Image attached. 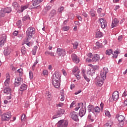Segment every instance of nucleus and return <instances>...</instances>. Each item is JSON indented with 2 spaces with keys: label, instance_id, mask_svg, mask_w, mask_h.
<instances>
[{
  "label": "nucleus",
  "instance_id": "obj_53",
  "mask_svg": "<svg viewBox=\"0 0 127 127\" xmlns=\"http://www.w3.org/2000/svg\"><path fill=\"white\" fill-rule=\"evenodd\" d=\"M107 124H108L109 126H110L111 127H112V126H113V121L112 120H109L107 122Z\"/></svg>",
  "mask_w": 127,
  "mask_h": 127
},
{
  "label": "nucleus",
  "instance_id": "obj_17",
  "mask_svg": "<svg viewBox=\"0 0 127 127\" xmlns=\"http://www.w3.org/2000/svg\"><path fill=\"white\" fill-rule=\"evenodd\" d=\"M7 79L5 80L4 82V85L5 88H9V81L10 78L9 77V75H7L6 77Z\"/></svg>",
  "mask_w": 127,
  "mask_h": 127
},
{
  "label": "nucleus",
  "instance_id": "obj_36",
  "mask_svg": "<svg viewBox=\"0 0 127 127\" xmlns=\"http://www.w3.org/2000/svg\"><path fill=\"white\" fill-rule=\"evenodd\" d=\"M13 35H14V36H18L19 38H20V39H21L22 38V36H21V35H18V32L15 31L13 33Z\"/></svg>",
  "mask_w": 127,
  "mask_h": 127
},
{
  "label": "nucleus",
  "instance_id": "obj_6",
  "mask_svg": "<svg viewBox=\"0 0 127 127\" xmlns=\"http://www.w3.org/2000/svg\"><path fill=\"white\" fill-rule=\"evenodd\" d=\"M58 127H68V121L62 120L58 122L57 124Z\"/></svg>",
  "mask_w": 127,
  "mask_h": 127
},
{
  "label": "nucleus",
  "instance_id": "obj_1",
  "mask_svg": "<svg viewBox=\"0 0 127 127\" xmlns=\"http://www.w3.org/2000/svg\"><path fill=\"white\" fill-rule=\"evenodd\" d=\"M60 78H61V73L56 71L53 75L52 84L57 89L60 87Z\"/></svg>",
  "mask_w": 127,
  "mask_h": 127
},
{
  "label": "nucleus",
  "instance_id": "obj_27",
  "mask_svg": "<svg viewBox=\"0 0 127 127\" xmlns=\"http://www.w3.org/2000/svg\"><path fill=\"white\" fill-rule=\"evenodd\" d=\"M10 91H11L10 87H5L3 90V92L4 94H9V95H10V94H11Z\"/></svg>",
  "mask_w": 127,
  "mask_h": 127
},
{
  "label": "nucleus",
  "instance_id": "obj_64",
  "mask_svg": "<svg viewBox=\"0 0 127 127\" xmlns=\"http://www.w3.org/2000/svg\"><path fill=\"white\" fill-rule=\"evenodd\" d=\"M102 8H98V9H97L98 13H101V12H102Z\"/></svg>",
  "mask_w": 127,
  "mask_h": 127
},
{
  "label": "nucleus",
  "instance_id": "obj_21",
  "mask_svg": "<svg viewBox=\"0 0 127 127\" xmlns=\"http://www.w3.org/2000/svg\"><path fill=\"white\" fill-rule=\"evenodd\" d=\"M94 106L93 105H89L87 106V110L88 113H92L93 114L94 112Z\"/></svg>",
  "mask_w": 127,
  "mask_h": 127
},
{
  "label": "nucleus",
  "instance_id": "obj_5",
  "mask_svg": "<svg viewBox=\"0 0 127 127\" xmlns=\"http://www.w3.org/2000/svg\"><path fill=\"white\" fill-rule=\"evenodd\" d=\"M96 70H98L97 66H94L93 67L89 68L87 71V75H89V76H93V75H95Z\"/></svg>",
  "mask_w": 127,
  "mask_h": 127
},
{
  "label": "nucleus",
  "instance_id": "obj_11",
  "mask_svg": "<svg viewBox=\"0 0 127 127\" xmlns=\"http://www.w3.org/2000/svg\"><path fill=\"white\" fill-rule=\"evenodd\" d=\"M64 110L60 109L58 110V111L57 112V114L54 115L53 117V119H57V118H59V117H61L62 115L64 114Z\"/></svg>",
  "mask_w": 127,
  "mask_h": 127
},
{
  "label": "nucleus",
  "instance_id": "obj_23",
  "mask_svg": "<svg viewBox=\"0 0 127 127\" xmlns=\"http://www.w3.org/2000/svg\"><path fill=\"white\" fill-rule=\"evenodd\" d=\"M27 89V85L26 84L23 83L20 87L19 91L21 92H23V91H25Z\"/></svg>",
  "mask_w": 127,
  "mask_h": 127
},
{
  "label": "nucleus",
  "instance_id": "obj_30",
  "mask_svg": "<svg viewBox=\"0 0 127 127\" xmlns=\"http://www.w3.org/2000/svg\"><path fill=\"white\" fill-rule=\"evenodd\" d=\"M10 52H11V51L10 50V49L8 48L6 50H4V55L5 56H8L9 54H10Z\"/></svg>",
  "mask_w": 127,
  "mask_h": 127
},
{
  "label": "nucleus",
  "instance_id": "obj_32",
  "mask_svg": "<svg viewBox=\"0 0 127 127\" xmlns=\"http://www.w3.org/2000/svg\"><path fill=\"white\" fill-rule=\"evenodd\" d=\"M56 10L55 9H53L51 10L50 13L49 14V16H51V17H53L54 15H56Z\"/></svg>",
  "mask_w": 127,
  "mask_h": 127
},
{
  "label": "nucleus",
  "instance_id": "obj_9",
  "mask_svg": "<svg viewBox=\"0 0 127 127\" xmlns=\"http://www.w3.org/2000/svg\"><path fill=\"white\" fill-rule=\"evenodd\" d=\"M6 41V35L5 34H2L0 38V47L3 46Z\"/></svg>",
  "mask_w": 127,
  "mask_h": 127
},
{
  "label": "nucleus",
  "instance_id": "obj_58",
  "mask_svg": "<svg viewBox=\"0 0 127 127\" xmlns=\"http://www.w3.org/2000/svg\"><path fill=\"white\" fill-rule=\"evenodd\" d=\"M16 24H17V25H18L19 26H20L22 25V24H21V20H19L17 22Z\"/></svg>",
  "mask_w": 127,
  "mask_h": 127
},
{
  "label": "nucleus",
  "instance_id": "obj_37",
  "mask_svg": "<svg viewBox=\"0 0 127 127\" xmlns=\"http://www.w3.org/2000/svg\"><path fill=\"white\" fill-rule=\"evenodd\" d=\"M101 28H103V29H105L106 27H107V21H105V22H104L103 23H101Z\"/></svg>",
  "mask_w": 127,
  "mask_h": 127
},
{
  "label": "nucleus",
  "instance_id": "obj_39",
  "mask_svg": "<svg viewBox=\"0 0 127 127\" xmlns=\"http://www.w3.org/2000/svg\"><path fill=\"white\" fill-rule=\"evenodd\" d=\"M21 51L22 54L24 55L25 53H26V49H25V47L23 46L21 49Z\"/></svg>",
  "mask_w": 127,
  "mask_h": 127
},
{
  "label": "nucleus",
  "instance_id": "obj_51",
  "mask_svg": "<svg viewBox=\"0 0 127 127\" xmlns=\"http://www.w3.org/2000/svg\"><path fill=\"white\" fill-rule=\"evenodd\" d=\"M64 10V7L63 6L60 7L58 8L59 12H62V11H63Z\"/></svg>",
  "mask_w": 127,
  "mask_h": 127
},
{
  "label": "nucleus",
  "instance_id": "obj_33",
  "mask_svg": "<svg viewBox=\"0 0 127 127\" xmlns=\"http://www.w3.org/2000/svg\"><path fill=\"white\" fill-rule=\"evenodd\" d=\"M37 48L38 47L37 46H35L32 51V54L33 55H35L36 54V51H37Z\"/></svg>",
  "mask_w": 127,
  "mask_h": 127
},
{
  "label": "nucleus",
  "instance_id": "obj_19",
  "mask_svg": "<svg viewBox=\"0 0 127 127\" xmlns=\"http://www.w3.org/2000/svg\"><path fill=\"white\" fill-rule=\"evenodd\" d=\"M93 62H99L100 61V55L98 54L94 55L92 58Z\"/></svg>",
  "mask_w": 127,
  "mask_h": 127
},
{
  "label": "nucleus",
  "instance_id": "obj_29",
  "mask_svg": "<svg viewBox=\"0 0 127 127\" xmlns=\"http://www.w3.org/2000/svg\"><path fill=\"white\" fill-rule=\"evenodd\" d=\"M27 8H28V5H22L21 6L20 9H19V10L20 12H23V11L27 9Z\"/></svg>",
  "mask_w": 127,
  "mask_h": 127
},
{
  "label": "nucleus",
  "instance_id": "obj_41",
  "mask_svg": "<svg viewBox=\"0 0 127 127\" xmlns=\"http://www.w3.org/2000/svg\"><path fill=\"white\" fill-rule=\"evenodd\" d=\"M114 53V55L113 57L114 58H117L118 55H119V53H120V52H119V51H115Z\"/></svg>",
  "mask_w": 127,
  "mask_h": 127
},
{
  "label": "nucleus",
  "instance_id": "obj_15",
  "mask_svg": "<svg viewBox=\"0 0 127 127\" xmlns=\"http://www.w3.org/2000/svg\"><path fill=\"white\" fill-rule=\"evenodd\" d=\"M112 99L113 101L119 100V92L114 91L112 95Z\"/></svg>",
  "mask_w": 127,
  "mask_h": 127
},
{
  "label": "nucleus",
  "instance_id": "obj_20",
  "mask_svg": "<svg viewBox=\"0 0 127 127\" xmlns=\"http://www.w3.org/2000/svg\"><path fill=\"white\" fill-rule=\"evenodd\" d=\"M96 47H94L93 49L96 50L97 49H99V48H103V44L102 43H100L99 42H96Z\"/></svg>",
  "mask_w": 127,
  "mask_h": 127
},
{
  "label": "nucleus",
  "instance_id": "obj_26",
  "mask_svg": "<svg viewBox=\"0 0 127 127\" xmlns=\"http://www.w3.org/2000/svg\"><path fill=\"white\" fill-rule=\"evenodd\" d=\"M116 118H117L118 122H125L126 121V118L123 115L116 116Z\"/></svg>",
  "mask_w": 127,
  "mask_h": 127
},
{
  "label": "nucleus",
  "instance_id": "obj_43",
  "mask_svg": "<svg viewBox=\"0 0 127 127\" xmlns=\"http://www.w3.org/2000/svg\"><path fill=\"white\" fill-rule=\"evenodd\" d=\"M82 76H83L84 79H85V81H86L87 82H90V78H88V77H87V75H86V74H83Z\"/></svg>",
  "mask_w": 127,
  "mask_h": 127
},
{
  "label": "nucleus",
  "instance_id": "obj_47",
  "mask_svg": "<svg viewBox=\"0 0 127 127\" xmlns=\"http://www.w3.org/2000/svg\"><path fill=\"white\" fill-rule=\"evenodd\" d=\"M25 44H26V45H27L28 47H31V46H32L33 44V43L31 42H29L28 43H25Z\"/></svg>",
  "mask_w": 127,
  "mask_h": 127
},
{
  "label": "nucleus",
  "instance_id": "obj_13",
  "mask_svg": "<svg viewBox=\"0 0 127 127\" xmlns=\"http://www.w3.org/2000/svg\"><path fill=\"white\" fill-rule=\"evenodd\" d=\"M86 107L81 108L78 113L79 117H80V118H82V117H84V116L86 115Z\"/></svg>",
  "mask_w": 127,
  "mask_h": 127
},
{
  "label": "nucleus",
  "instance_id": "obj_34",
  "mask_svg": "<svg viewBox=\"0 0 127 127\" xmlns=\"http://www.w3.org/2000/svg\"><path fill=\"white\" fill-rule=\"evenodd\" d=\"M45 54L46 55H50L51 56H54V57H55V55H54V53L53 52H49V51H47Z\"/></svg>",
  "mask_w": 127,
  "mask_h": 127
},
{
  "label": "nucleus",
  "instance_id": "obj_28",
  "mask_svg": "<svg viewBox=\"0 0 127 127\" xmlns=\"http://www.w3.org/2000/svg\"><path fill=\"white\" fill-rule=\"evenodd\" d=\"M12 6L16 10H17V9L19 10V5L18 4V3H17V2H14L12 3Z\"/></svg>",
  "mask_w": 127,
  "mask_h": 127
},
{
  "label": "nucleus",
  "instance_id": "obj_62",
  "mask_svg": "<svg viewBox=\"0 0 127 127\" xmlns=\"http://www.w3.org/2000/svg\"><path fill=\"white\" fill-rule=\"evenodd\" d=\"M43 74L45 75H48V71L46 70H45L43 72Z\"/></svg>",
  "mask_w": 127,
  "mask_h": 127
},
{
  "label": "nucleus",
  "instance_id": "obj_25",
  "mask_svg": "<svg viewBox=\"0 0 127 127\" xmlns=\"http://www.w3.org/2000/svg\"><path fill=\"white\" fill-rule=\"evenodd\" d=\"M101 109L99 106L94 107L93 114H99Z\"/></svg>",
  "mask_w": 127,
  "mask_h": 127
},
{
  "label": "nucleus",
  "instance_id": "obj_45",
  "mask_svg": "<svg viewBox=\"0 0 127 127\" xmlns=\"http://www.w3.org/2000/svg\"><path fill=\"white\" fill-rule=\"evenodd\" d=\"M17 72L19 73V75H22L23 74V69L22 68H19L17 69Z\"/></svg>",
  "mask_w": 127,
  "mask_h": 127
},
{
  "label": "nucleus",
  "instance_id": "obj_46",
  "mask_svg": "<svg viewBox=\"0 0 127 127\" xmlns=\"http://www.w3.org/2000/svg\"><path fill=\"white\" fill-rule=\"evenodd\" d=\"M27 19H30V17H29V15H26L22 18V20H24V21H25V20Z\"/></svg>",
  "mask_w": 127,
  "mask_h": 127
},
{
  "label": "nucleus",
  "instance_id": "obj_48",
  "mask_svg": "<svg viewBox=\"0 0 127 127\" xmlns=\"http://www.w3.org/2000/svg\"><path fill=\"white\" fill-rule=\"evenodd\" d=\"M82 105V106H83V103H78L77 107H76V108L74 109V110H75V111H78V110H79V109H80V105Z\"/></svg>",
  "mask_w": 127,
  "mask_h": 127
},
{
  "label": "nucleus",
  "instance_id": "obj_54",
  "mask_svg": "<svg viewBox=\"0 0 127 127\" xmlns=\"http://www.w3.org/2000/svg\"><path fill=\"white\" fill-rule=\"evenodd\" d=\"M77 71H78V67H77V66L74 67L73 68V69H72L73 73H76V72H77Z\"/></svg>",
  "mask_w": 127,
  "mask_h": 127
},
{
  "label": "nucleus",
  "instance_id": "obj_60",
  "mask_svg": "<svg viewBox=\"0 0 127 127\" xmlns=\"http://www.w3.org/2000/svg\"><path fill=\"white\" fill-rule=\"evenodd\" d=\"M11 68L12 71H14L15 72L17 70L16 67H15L14 66H13L12 65L11 66Z\"/></svg>",
  "mask_w": 127,
  "mask_h": 127
},
{
  "label": "nucleus",
  "instance_id": "obj_8",
  "mask_svg": "<svg viewBox=\"0 0 127 127\" xmlns=\"http://www.w3.org/2000/svg\"><path fill=\"white\" fill-rule=\"evenodd\" d=\"M70 116L72 120L74 122H79V117H78V113L72 111L70 113Z\"/></svg>",
  "mask_w": 127,
  "mask_h": 127
},
{
  "label": "nucleus",
  "instance_id": "obj_14",
  "mask_svg": "<svg viewBox=\"0 0 127 127\" xmlns=\"http://www.w3.org/2000/svg\"><path fill=\"white\" fill-rule=\"evenodd\" d=\"M71 59L74 63L78 64L79 62H80V59H79V58L77 57V55L75 54H72L71 55Z\"/></svg>",
  "mask_w": 127,
  "mask_h": 127
},
{
  "label": "nucleus",
  "instance_id": "obj_35",
  "mask_svg": "<svg viewBox=\"0 0 127 127\" xmlns=\"http://www.w3.org/2000/svg\"><path fill=\"white\" fill-rule=\"evenodd\" d=\"M90 15L91 16H92V17H95V16H96V11L94 9H91L90 11Z\"/></svg>",
  "mask_w": 127,
  "mask_h": 127
},
{
  "label": "nucleus",
  "instance_id": "obj_38",
  "mask_svg": "<svg viewBox=\"0 0 127 127\" xmlns=\"http://www.w3.org/2000/svg\"><path fill=\"white\" fill-rule=\"evenodd\" d=\"M103 84H104L103 81H98L96 83V86H99V87H102Z\"/></svg>",
  "mask_w": 127,
  "mask_h": 127
},
{
  "label": "nucleus",
  "instance_id": "obj_2",
  "mask_svg": "<svg viewBox=\"0 0 127 127\" xmlns=\"http://www.w3.org/2000/svg\"><path fill=\"white\" fill-rule=\"evenodd\" d=\"M27 34V36H28L27 39H29V38H31L33 35L35 34V28L33 27H29L26 32Z\"/></svg>",
  "mask_w": 127,
  "mask_h": 127
},
{
  "label": "nucleus",
  "instance_id": "obj_18",
  "mask_svg": "<svg viewBox=\"0 0 127 127\" xmlns=\"http://www.w3.org/2000/svg\"><path fill=\"white\" fill-rule=\"evenodd\" d=\"M103 33L100 31V30H97L96 31L95 37L96 38H102L103 37Z\"/></svg>",
  "mask_w": 127,
  "mask_h": 127
},
{
  "label": "nucleus",
  "instance_id": "obj_10",
  "mask_svg": "<svg viewBox=\"0 0 127 127\" xmlns=\"http://www.w3.org/2000/svg\"><path fill=\"white\" fill-rule=\"evenodd\" d=\"M57 53L59 56H65L66 55V51L63 49L58 48Z\"/></svg>",
  "mask_w": 127,
  "mask_h": 127
},
{
  "label": "nucleus",
  "instance_id": "obj_40",
  "mask_svg": "<svg viewBox=\"0 0 127 127\" xmlns=\"http://www.w3.org/2000/svg\"><path fill=\"white\" fill-rule=\"evenodd\" d=\"M113 53V51H112V49H109L106 50V55L110 56Z\"/></svg>",
  "mask_w": 127,
  "mask_h": 127
},
{
  "label": "nucleus",
  "instance_id": "obj_7",
  "mask_svg": "<svg viewBox=\"0 0 127 127\" xmlns=\"http://www.w3.org/2000/svg\"><path fill=\"white\" fill-rule=\"evenodd\" d=\"M109 72V69L106 67H104L103 69L100 72V76L103 80L106 79L107 77V73Z\"/></svg>",
  "mask_w": 127,
  "mask_h": 127
},
{
  "label": "nucleus",
  "instance_id": "obj_4",
  "mask_svg": "<svg viewBox=\"0 0 127 127\" xmlns=\"http://www.w3.org/2000/svg\"><path fill=\"white\" fill-rule=\"evenodd\" d=\"M11 11H12V9L11 7H7L4 8H2L0 12V16L2 17H3L5 13H10V12H11Z\"/></svg>",
  "mask_w": 127,
  "mask_h": 127
},
{
  "label": "nucleus",
  "instance_id": "obj_24",
  "mask_svg": "<svg viewBox=\"0 0 127 127\" xmlns=\"http://www.w3.org/2000/svg\"><path fill=\"white\" fill-rule=\"evenodd\" d=\"M59 98L62 102H63V101L65 100V94H64V91L63 90L61 92Z\"/></svg>",
  "mask_w": 127,
  "mask_h": 127
},
{
  "label": "nucleus",
  "instance_id": "obj_3",
  "mask_svg": "<svg viewBox=\"0 0 127 127\" xmlns=\"http://www.w3.org/2000/svg\"><path fill=\"white\" fill-rule=\"evenodd\" d=\"M11 119V114L10 112H7L1 115V121L2 122H6L9 121Z\"/></svg>",
  "mask_w": 127,
  "mask_h": 127
},
{
  "label": "nucleus",
  "instance_id": "obj_52",
  "mask_svg": "<svg viewBox=\"0 0 127 127\" xmlns=\"http://www.w3.org/2000/svg\"><path fill=\"white\" fill-rule=\"evenodd\" d=\"M88 119L90 120L91 122H94V119H92V114L90 113L88 116Z\"/></svg>",
  "mask_w": 127,
  "mask_h": 127
},
{
  "label": "nucleus",
  "instance_id": "obj_42",
  "mask_svg": "<svg viewBox=\"0 0 127 127\" xmlns=\"http://www.w3.org/2000/svg\"><path fill=\"white\" fill-rule=\"evenodd\" d=\"M25 120H26V116L25 115V114H22V115L21 116V121L22 122H23L24 121H25Z\"/></svg>",
  "mask_w": 127,
  "mask_h": 127
},
{
  "label": "nucleus",
  "instance_id": "obj_50",
  "mask_svg": "<svg viewBox=\"0 0 127 127\" xmlns=\"http://www.w3.org/2000/svg\"><path fill=\"white\" fill-rule=\"evenodd\" d=\"M69 28L70 27H69V26H66L63 27V30L64 31H67V30H69Z\"/></svg>",
  "mask_w": 127,
  "mask_h": 127
},
{
  "label": "nucleus",
  "instance_id": "obj_61",
  "mask_svg": "<svg viewBox=\"0 0 127 127\" xmlns=\"http://www.w3.org/2000/svg\"><path fill=\"white\" fill-rule=\"evenodd\" d=\"M62 71L64 76H67V72H66V71H65V69H62Z\"/></svg>",
  "mask_w": 127,
  "mask_h": 127
},
{
  "label": "nucleus",
  "instance_id": "obj_16",
  "mask_svg": "<svg viewBox=\"0 0 127 127\" xmlns=\"http://www.w3.org/2000/svg\"><path fill=\"white\" fill-rule=\"evenodd\" d=\"M119 24V20L117 18H114V19L112 21L111 26L112 28L114 27H116V26H118Z\"/></svg>",
  "mask_w": 127,
  "mask_h": 127
},
{
  "label": "nucleus",
  "instance_id": "obj_49",
  "mask_svg": "<svg viewBox=\"0 0 127 127\" xmlns=\"http://www.w3.org/2000/svg\"><path fill=\"white\" fill-rule=\"evenodd\" d=\"M105 116L107 117H108V118H111V113H110V111H107L105 112Z\"/></svg>",
  "mask_w": 127,
  "mask_h": 127
},
{
  "label": "nucleus",
  "instance_id": "obj_57",
  "mask_svg": "<svg viewBox=\"0 0 127 127\" xmlns=\"http://www.w3.org/2000/svg\"><path fill=\"white\" fill-rule=\"evenodd\" d=\"M29 106V102L26 101L25 103V108H28Z\"/></svg>",
  "mask_w": 127,
  "mask_h": 127
},
{
  "label": "nucleus",
  "instance_id": "obj_55",
  "mask_svg": "<svg viewBox=\"0 0 127 127\" xmlns=\"http://www.w3.org/2000/svg\"><path fill=\"white\" fill-rule=\"evenodd\" d=\"M124 121H119V127H124Z\"/></svg>",
  "mask_w": 127,
  "mask_h": 127
},
{
  "label": "nucleus",
  "instance_id": "obj_12",
  "mask_svg": "<svg viewBox=\"0 0 127 127\" xmlns=\"http://www.w3.org/2000/svg\"><path fill=\"white\" fill-rule=\"evenodd\" d=\"M21 83H22V78L21 77L16 78L15 79V82L14 83V85L15 87H18V86H20L21 85Z\"/></svg>",
  "mask_w": 127,
  "mask_h": 127
},
{
  "label": "nucleus",
  "instance_id": "obj_44",
  "mask_svg": "<svg viewBox=\"0 0 127 127\" xmlns=\"http://www.w3.org/2000/svg\"><path fill=\"white\" fill-rule=\"evenodd\" d=\"M29 74V78L30 80H32V79H33V72H32V71L30 70Z\"/></svg>",
  "mask_w": 127,
  "mask_h": 127
},
{
  "label": "nucleus",
  "instance_id": "obj_56",
  "mask_svg": "<svg viewBox=\"0 0 127 127\" xmlns=\"http://www.w3.org/2000/svg\"><path fill=\"white\" fill-rule=\"evenodd\" d=\"M38 63V60L37 59L36 60L35 63H34L32 67L33 68L34 67H35L36 66V64Z\"/></svg>",
  "mask_w": 127,
  "mask_h": 127
},
{
  "label": "nucleus",
  "instance_id": "obj_31",
  "mask_svg": "<svg viewBox=\"0 0 127 127\" xmlns=\"http://www.w3.org/2000/svg\"><path fill=\"white\" fill-rule=\"evenodd\" d=\"M72 45H73V48L74 49H77L78 48V46H79V43H78V42H74L72 43Z\"/></svg>",
  "mask_w": 127,
  "mask_h": 127
},
{
  "label": "nucleus",
  "instance_id": "obj_59",
  "mask_svg": "<svg viewBox=\"0 0 127 127\" xmlns=\"http://www.w3.org/2000/svg\"><path fill=\"white\" fill-rule=\"evenodd\" d=\"M86 62H88L89 63H91V62H93V59H86Z\"/></svg>",
  "mask_w": 127,
  "mask_h": 127
},
{
  "label": "nucleus",
  "instance_id": "obj_63",
  "mask_svg": "<svg viewBox=\"0 0 127 127\" xmlns=\"http://www.w3.org/2000/svg\"><path fill=\"white\" fill-rule=\"evenodd\" d=\"M122 96H123V97H127V91H124Z\"/></svg>",
  "mask_w": 127,
  "mask_h": 127
},
{
  "label": "nucleus",
  "instance_id": "obj_22",
  "mask_svg": "<svg viewBox=\"0 0 127 127\" xmlns=\"http://www.w3.org/2000/svg\"><path fill=\"white\" fill-rule=\"evenodd\" d=\"M42 1H43V0H33V6H36V5H38Z\"/></svg>",
  "mask_w": 127,
  "mask_h": 127
}]
</instances>
